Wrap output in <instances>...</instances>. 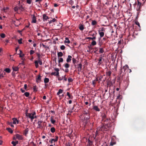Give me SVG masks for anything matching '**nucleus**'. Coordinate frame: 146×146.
<instances>
[{"mask_svg":"<svg viewBox=\"0 0 146 146\" xmlns=\"http://www.w3.org/2000/svg\"><path fill=\"white\" fill-rule=\"evenodd\" d=\"M90 112L88 110H84L83 111V115L84 117L83 121L86 123L88 120L90 119Z\"/></svg>","mask_w":146,"mask_h":146,"instance_id":"1","label":"nucleus"},{"mask_svg":"<svg viewBox=\"0 0 146 146\" xmlns=\"http://www.w3.org/2000/svg\"><path fill=\"white\" fill-rule=\"evenodd\" d=\"M35 115L36 113L35 112L32 113H26V116L30 118L32 121L34 119V115Z\"/></svg>","mask_w":146,"mask_h":146,"instance_id":"2","label":"nucleus"},{"mask_svg":"<svg viewBox=\"0 0 146 146\" xmlns=\"http://www.w3.org/2000/svg\"><path fill=\"white\" fill-rule=\"evenodd\" d=\"M123 72L122 69L121 68L119 72V76L118 77V80H121L123 79V77L125 74V73L124 72Z\"/></svg>","mask_w":146,"mask_h":146,"instance_id":"3","label":"nucleus"},{"mask_svg":"<svg viewBox=\"0 0 146 146\" xmlns=\"http://www.w3.org/2000/svg\"><path fill=\"white\" fill-rule=\"evenodd\" d=\"M54 70L56 71V72H52L50 74L51 75H54V76H59V69L58 68H55Z\"/></svg>","mask_w":146,"mask_h":146,"instance_id":"4","label":"nucleus"},{"mask_svg":"<svg viewBox=\"0 0 146 146\" xmlns=\"http://www.w3.org/2000/svg\"><path fill=\"white\" fill-rule=\"evenodd\" d=\"M98 130L104 132L105 131H106L107 129L105 125H101L100 127L98 128Z\"/></svg>","mask_w":146,"mask_h":146,"instance_id":"5","label":"nucleus"},{"mask_svg":"<svg viewBox=\"0 0 146 146\" xmlns=\"http://www.w3.org/2000/svg\"><path fill=\"white\" fill-rule=\"evenodd\" d=\"M15 136L19 140H22L23 139V137L22 135H20L18 134H16Z\"/></svg>","mask_w":146,"mask_h":146,"instance_id":"6","label":"nucleus"},{"mask_svg":"<svg viewBox=\"0 0 146 146\" xmlns=\"http://www.w3.org/2000/svg\"><path fill=\"white\" fill-rule=\"evenodd\" d=\"M49 18L46 14H44L43 15V20L44 21H45L47 20V19H49Z\"/></svg>","mask_w":146,"mask_h":146,"instance_id":"7","label":"nucleus"},{"mask_svg":"<svg viewBox=\"0 0 146 146\" xmlns=\"http://www.w3.org/2000/svg\"><path fill=\"white\" fill-rule=\"evenodd\" d=\"M111 74V71L110 70H107L106 73V75L107 76H109V77L110 76Z\"/></svg>","mask_w":146,"mask_h":146,"instance_id":"8","label":"nucleus"},{"mask_svg":"<svg viewBox=\"0 0 146 146\" xmlns=\"http://www.w3.org/2000/svg\"><path fill=\"white\" fill-rule=\"evenodd\" d=\"M29 131V128H27L24 131L23 134L25 136H27V134L28 133V132Z\"/></svg>","mask_w":146,"mask_h":146,"instance_id":"9","label":"nucleus"},{"mask_svg":"<svg viewBox=\"0 0 146 146\" xmlns=\"http://www.w3.org/2000/svg\"><path fill=\"white\" fill-rule=\"evenodd\" d=\"M82 65L81 63H80L78 64L77 68L78 71L79 72H80L82 70Z\"/></svg>","mask_w":146,"mask_h":146,"instance_id":"10","label":"nucleus"},{"mask_svg":"<svg viewBox=\"0 0 146 146\" xmlns=\"http://www.w3.org/2000/svg\"><path fill=\"white\" fill-rule=\"evenodd\" d=\"M93 109L97 111H100V109L97 106H93Z\"/></svg>","mask_w":146,"mask_h":146,"instance_id":"11","label":"nucleus"},{"mask_svg":"<svg viewBox=\"0 0 146 146\" xmlns=\"http://www.w3.org/2000/svg\"><path fill=\"white\" fill-rule=\"evenodd\" d=\"M33 16L32 18V22L33 23H36V16L34 15H32Z\"/></svg>","mask_w":146,"mask_h":146,"instance_id":"12","label":"nucleus"},{"mask_svg":"<svg viewBox=\"0 0 146 146\" xmlns=\"http://www.w3.org/2000/svg\"><path fill=\"white\" fill-rule=\"evenodd\" d=\"M128 66L127 65H125V66H124L123 68L121 67L120 68V69L121 68H122V70L123 71V72H124L125 73V71L127 68H128Z\"/></svg>","mask_w":146,"mask_h":146,"instance_id":"13","label":"nucleus"},{"mask_svg":"<svg viewBox=\"0 0 146 146\" xmlns=\"http://www.w3.org/2000/svg\"><path fill=\"white\" fill-rule=\"evenodd\" d=\"M102 56L101 55L100 56V57L99 58V59L98 60V64L99 65H100L102 62Z\"/></svg>","mask_w":146,"mask_h":146,"instance_id":"14","label":"nucleus"},{"mask_svg":"<svg viewBox=\"0 0 146 146\" xmlns=\"http://www.w3.org/2000/svg\"><path fill=\"white\" fill-rule=\"evenodd\" d=\"M13 123L14 124H15L16 123L17 124L19 123V121L17 120V119L16 118H13Z\"/></svg>","mask_w":146,"mask_h":146,"instance_id":"15","label":"nucleus"},{"mask_svg":"<svg viewBox=\"0 0 146 146\" xmlns=\"http://www.w3.org/2000/svg\"><path fill=\"white\" fill-rule=\"evenodd\" d=\"M72 58V57L71 56L68 55V57L66 59V62H69L71 61V58Z\"/></svg>","mask_w":146,"mask_h":146,"instance_id":"16","label":"nucleus"},{"mask_svg":"<svg viewBox=\"0 0 146 146\" xmlns=\"http://www.w3.org/2000/svg\"><path fill=\"white\" fill-rule=\"evenodd\" d=\"M41 80V76L40 75H39L38 77L36 78V81L37 82L38 81H40Z\"/></svg>","mask_w":146,"mask_h":146,"instance_id":"17","label":"nucleus"},{"mask_svg":"<svg viewBox=\"0 0 146 146\" xmlns=\"http://www.w3.org/2000/svg\"><path fill=\"white\" fill-rule=\"evenodd\" d=\"M64 42L65 44H66V43L69 44V43H70V41L69 40V39L68 37L65 38V40L64 41Z\"/></svg>","mask_w":146,"mask_h":146,"instance_id":"18","label":"nucleus"},{"mask_svg":"<svg viewBox=\"0 0 146 146\" xmlns=\"http://www.w3.org/2000/svg\"><path fill=\"white\" fill-rule=\"evenodd\" d=\"M137 6L138 7L139 9L141 6V3L139 1H137Z\"/></svg>","mask_w":146,"mask_h":146,"instance_id":"19","label":"nucleus"},{"mask_svg":"<svg viewBox=\"0 0 146 146\" xmlns=\"http://www.w3.org/2000/svg\"><path fill=\"white\" fill-rule=\"evenodd\" d=\"M116 142L115 141H113V138L111 139V141L110 143V145L111 146H113L114 145H115L116 144Z\"/></svg>","mask_w":146,"mask_h":146,"instance_id":"20","label":"nucleus"},{"mask_svg":"<svg viewBox=\"0 0 146 146\" xmlns=\"http://www.w3.org/2000/svg\"><path fill=\"white\" fill-rule=\"evenodd\" d=\"M93 143L92 141H91L89 139H88V146H91Z\"/></svg>","mask_w":146,"mask_h":146,"instance_id":"21","label":"nucleus"},{"mask_svg":"<svg viewBox=\"0 0 146 146\" xmlns=\"http://www.w3.org/2000/svg\"><path fill=\"white\" fill-rule=\"evenodd\" d=\"M99 33L101 38L103 37L104 35V33L103 32H100V31H99Z\"/></svg>","mask_w":146,"mask_h":146,"instance_id":"22","label":"nucleus"},{"mask_svg":"<svg viewBox=\"0 0 146 146\" xmlns=\"http://www.w3.org/2000/svg\"><path fill=\"white\" fill-rule=\"evenodd\" d=\"M50 120L51 123L52 124H54L55 123L56 121L53 119L52 116L51 117Z\"/></svg>","mask_w":146,"mask_h":146,"instance_id":"23","label":"nucleus"},{"mask_svg":"<svg viewBox=\"0 0 146 146\" xmlns=\"http://www.w3.org/2000/svg\"><path fill=\"white\" fill-rule=\"evenodd\" d=\"M58 136H56V139H52V141H54V142H56V141H57L58 140Z\"/></svg>","mask_w":146,"mask_h":146,"instance_id":"24","label":"nucleus"},{"mask_svg":"<svg viewBox=\"0 0 146 146\" xmlns=\"http://www.w3.org/2000/svg\"><path fill=\"white\" fill-rule=\"evenodd\" d=\"M101 115L103 120H104V119L107 118L106 115L105 113L102 114Z\"/></svg>","mask_w":146,"mask_h":146,"instance_id":"25","label":"nucleus"},{"mask_svg":"<svg viewBox=\"0 0 146 146\" xmlns=\"http://www.w3.org/2000/svg\"><path fill=\"white\" fill-rule=\"evenodd\" d=\"M96 38V37H87L86 38V39H91L92 40H95Z\"/></svg>","mask_w":146,"mask_h":146,"instance_id":"26","label":"nucleus"},{"mask_svg":"<svg viewBox=\"0 0 146 146\" xmlns=\"http://www.w3.org/2000/svg\"><path fill=\"white\" fill-rule=\"evenodd\" d=\"M66 94L68 96L69 98L72 99L73 98V96L72 95H70L69 92H67Z\"/></svg>","mask_w":146,"mask_h":146,"instance_id":"27","label":"nucleus"},{"mask_svg":"<svg viewBox=\"0 0 146 146\" xmlns=\"http://www.w3.org/2000/svg\"><path fill=\"white\" fill-rule=\"evenodd\" d=\"M109 119L107 118H106V119H104V120H102V122H106V123H108V121L109 120Z\"/></svg>","mask_w":146,"mask_h":146,"instance_id":"28","label":"nucleus"},{"mask_svg":"<svg viewBox=\"0 0 146 146\" xmlns=\"http://www.w3.org/2000/svg\"><path fill=\"white\" fill-rule=\"evenodd\" d=\"M35 65L36 68H38V61L37 60H36L35 62Z\"/></svg>","mask_w":146,"mask_h":146,"instance_id":"29","label":"nucleus"},{"mask_svg":"<svg viewBox=\"0 0 146 146\" xmlns=\"http://www.w3.org/2000/svg\"><path fill=\"white\" fill-rule=\"evenodd\" d=\"M33 89L34 90V91L36 92L38 90V88L36 86H33Z\"/></svg>","mask_w":146,"mask_h":146,"instance_id":"30","label":"nucleus"},{"mask_svg":"<svg viewBox=\"0 0 146 146\" xmlns=\"http://www.w3.org/2000/svg\"><path fill=\"white\" fill-rule=\"evenodd\" d=\"M50 131L52 133H54L55 131V129L54 127H52L50 129Z\"/></svg>","mask_w":146,"mask_h":146,"instance_id":"31","label":"nucleus"},{"mask_svg":"<svg viewBox=\"0 0 146 146\" xmlns=\"http://www.w3.org/2000/svg\"><path fill=\"white\" fill-rule=\"evenodd\" d=\"M7 130L10 133H12L13 132V131L12 129L10 128H7Z\"/></svg>","mask_w":146,"mask_h":146,"instance_id":"32","label":"nucleus"},{"mask_svg":"<svg viewBox=\"0 0 146 146\" xmlns=\"http://www.w3.org/2000/svg\"><path fill=\"white\" fill-rule=\"evenodd\" d=\"M13 69L14 71H17L18 70L19 68L17 67H13Z\"/></svg>","mask_w":146,"mask_h":146,"instance_id":"33","label":"nucleus"},{"mask_svg":"<svg viewBox=\"0 0 146 146\" xmlns=\"http://www.w3.org/2000/svg\"><path fill=\"white\" fill-rule=\"evenodd\" d=\"M64 66L66 68H68L70 67V65L68 63H66L64 64Z\"/></svg>","mask_w":146,"mask_h":146,"instance_id":"34","label":"nucleus"},{"mask_svg":"<svg viewBox=\"0 0 146 146\" xmlns=\"http://www.w3.org/2000/svg\"><path fill=\"white\" fill-rule=\"evenodd\" d=\"M100 39L101 38H99V45H100V46L102 45V44L103 43V42H102V40L100 41Z\"/></svg>","mask_w":146,"mask_h":146,"instance_id":"35","label":"nucleus"},{"mask_svg":"<svg viewBox=\"0 0 146 146\" xmlns=\"http://www.w3.org/2000/svg\"><path fill=\"white\" fill-rule=\"evenodd\" d=\"M20 53L19 54L20 55V57L21 58L23 57L24 56V54H23L22 55H21V54L22 53V51L21 50H19Z\"/></svg>","mask_w":146,"mask_h":146,"instance_id":"36","label":"nucleus"},{"mask_svg":"<svg viewBox=\"0 0 146 146\" xmlns=\"http://www.w3.org/2000/svg\"><path fill=\"white\" fill-rule=\"evenodd\" d=\"M63 92V90L61 89H60L58 90V92L57 93V95H59L61 93H62Z\"/></svg>","mask_w":146,"mask_h":146,"instance_id":"37","label":"nucleus"},{"mask_svg":"<svg viewBox=\"0 0 146 146\" xmlns=\"http://www.w3.org/2000/svg\"><path fill=\"white\" fill-rule=\"evenodd\" d=\"M49 81V79L48 78H45L44 80V82L45 83H48Z\"/></svg>","mask_w":146,"mask_h":146,"instance_id":"38","label":"nucleus"},{"mask_svg":"<svg viewBox=\"0 0 146 146\" xmlns=\"http://www.w3.org/2000/svg\"><path fill=\"white\" fill-rule=\"evenodd\" d=\"M63 54L62 52H59L58 53V57H62L63 56Z\"/></svg>","mask_w":146,"mask_h":146,"instance_id":"39","label":"nucleus"},{"mask_svg":"<svg viewBox=\"0 0 146 146\" xmlns=\"http://www.w3.org/2000/svg\"><path fill=\"white\" fill-rule=\"evenodd\" d=\"M97 24V22L96 21L94 20L92 21V24L93 25H95Z\"/></svg>","mask_w":146,"mask_h":146,"instance_id":"40","label":"nucleus"},{"mask_svg":"<svg viewBox=\"0 0 146 146\" xmlns=\"http://www.w3.org/2000/svg\"><path fill=\"white\" fill-rule=\"evenodd\" d=\"M104 52V50L103 49V48H99V52L100 53H103Z\"/></svg>","mask_w":146,"mask_h":146,"instance_id":"41","label":"nucleus"},{"mask_svg":"<svg viewBox=\"0 0 146 146\" xmlns=\"http://www.w3.org/2000/svg\"><path fill=\"white\" fill-rule=\"evenodd\" d=\"M79 29L81 31H83L84 29V27L83 25H81L79 27Z\"/></svg>","mask_w":146,"mask_h":146,"instance_id":"42","label":"nucleus"},{"mask_svg":"<svg viewBox=\"0 0 146 146\" xmlns=\"http://www.w3.org/2000/svg\"><path fill=\"white\" fill-rule=\"evenodd\" d=\"M5 70L6 71V72L9 73L11 72V70L9 68H6Z\"/></svg>","mask_w":146,"mask_h":146,"instance_id":"43","label":"nucleus"},{"mask_svg":"<svg viewBox=\"0 0 146 146\" xmlns=\"http://www.w3.org/2000/svg\"><path fill=\"white\" fill-rule=\"evenodd\" d=\"M91 44L93 46H95L96 44V42L95 40H93L91 42Z\"/></svg>","mask_w":146,"mask_h":146,"instance_id":"44","label":"nucleus"},{"mask_svg":"<svg viewBox=\"0 0 146 146\" xmlns=\"http://www.w3.org/2000/svg\"><path fill=\"white\" fill-rule=\"evenodd\" d=\"M42 60H38L37 61H38V63H39V64L40 65H42Z\"/></svg>","mask_w":146,"mask_h":146,"instance_id":"45","label":"nucleus"},{"mask_svg":"<svg viewBox=\"0 0 146 146\" xmlns=\"http://www.w3.org/2000/svg\"><path fill=\"white\" fill-rule=\"evenodd\" d=\"M63 59L62 58H59V60H58V62L59 63H60V62H63Z\"/></svg>","mask_w":146,"mask_h":146,"instance_id":"46","label":"nucleus"},{"mask_svg":"<svg viewBox=\"0 0 146 146\" xmlns=\"http://www.w3.org/2000/svg\"><path fill=\"white\" fill-rule=\"evenodd\" d=\"M73 80V79L71 78L70 77H69L68 78V81L69 83L72 82Z\"/></svg>","mask_w":146,"mask_h":146,"instance_id":"47","label":"nucleus"},{"mask_svg":"<svg viewBox=\"0 0 146 146\" xmlns=\"http://www.w3.org/2000/svg\"><path fill=\"white\" fill-rule=\"evenodd\" d=\"M56 21V19L55 18L53 19L52 20L49 22V24L51 23L52 22H54Z\"/></svg>","mask_w":146,"mask_h":146,"instance_id":"48","label":"nucleus"},{"mask_svg":"<svg viewBox=\"0 0 146 146\" xmlns=\"http://www.w3.org/2000/svg\"><path fill=\"white\" fill-rule=\"evenodd\" d=\"M25 95L27 97H28L29 95V93L28 92H26L24 93Z\"/></svg>","mask_w":146,"mask_h":146,"instance_id":"49","label":"nucleus"},{"mask_svg":"<svg viewBox=\"0 0 146 146\" xmlns=\"http://www.w3.org/2000/svg\"><path fill=\"white\" fill-rule=\"evenodd\" d=\"M37 55L38 56V60H41L40 59V54L39 53H37Z\"/></svg>","mask_w":146,"mask_h":146,"instance_id":"50","label":"nucleus"},{"mask_svg":"<svg viewBox=\"0 0 146 146\" xmlns=\"http://www.w3.org/2000/svg\"><path fill=\"white\" fill-rule=\"evenodd\" d=\"M0 36L2 38H4L5 36V35L4 33H2L1 34Z\"/></svg>","mask_w":146,"mask_h":146,"instance_id":"51","label":"nucleus"},{"mask_svg":"<svg viewBox=\"0 0 146 146\" xmlns=\"http://www.w3.org/2000/svg\"><path fill=\"white\" fill-rule=\"evenodd\" d=\"M65 48V47L64 45H62L60 47V48L62 50H64Z\"/></svg>","mask_w":146,"mask_h":146,"instance_id":"52","label":"nucleus"},{"mask_svg":"<svg viewBox=\"0 0 146 146\" xmlns=\"http://www.w3.org/2000/svg\"><path fill=\"white\" fill-rule=\"evenodd\" d=\"M72 61H73V63L74 64H75L76 62V60L74 58H72Z\"/></svg>","mask_w":146,"mask_h":146,"instance_id":"53","label":"nucleus"},{"mask_svg":"<svg viewBox=\"0 0 146 146\" xmlns=\"http://www.w3.org/2000/svg\"><path fill=\"white\" fill-rule=\"evenodd\" d=\"M22 38H21L20 39L18 40V42L19 44H21L22 43Z\"/></svg>","mask_w":146,"mask_h":146,"instance_id":"54","label":"nucleus"},{"mask_svg":"<svg viewBox=\"0 0 146 146\" xmlns=\"http://www.w3.org/2000/svg\"><path fill=\"white\" fill-rule=\"evenodd\" d=\"M97 35V33L95 32L92 35H90L91 36H92L93 37H96V35Z\"/></svg>","mask_w":146,"mask_h":146,"instance_id":"55","label":"nucleus"},{"mask_svg":"<svg viewBox=\"0 0 146 146\" xmlns=\"http://www.w3.org/2000/svg\"><path fill=\"white\" fill-rule=\"evenodd\" d=\"M42 45L44 48H45L46 49H48V47L46 46V45H44L43 43H42Z\"/></svg>","mask_w":146,"mask_h":146,"instance_id":"56","label":"nucleus"},{"mask_svg":"<svg viewBox=\"0 0 146 146\" xmlns=\"http://www.w3.org/2000/svg\"><path fill=\"white\" fill-rule=\"evenodd\" d=\"M35 53V51L33 50H31L30 51V54L32 55Z\"/></svg>","mask_w":146,"mask_h":146,"instance_id":"57","label":"nucleus"},{"mask_svg":"<svg viewBox=\"0 0 146 146\" xmlns=\"http://www.w3.org/2000/svg\"><path fill=\"white\" fill-rule=\"evenodd\" d=\"M74 2L72 0H70L69 2V3L71 4V5H72L73 4Z\"/></svg>","mask_w":146,"mask_h":146,"instance_id":"58","label":"nucleus"},{"mask_svg":"<svg viewBox=\"0 0 146 146\" xmlns=\"http://www.w3.org/2000/svg\"><path fill=\"white\" fill-rule=\"evenodd\" d=\"M32 0H27V2L29 4H31Z\"/></svg>","mask_w":146,"mask_h":146,"instance_id":"59","label":"nucleus"},{"mask_svg":"<svg viewBox=\"0 0 146 146\" xmlns=\"http://www.w3.org/2000/svg\"><path fill=\"white\" fill-rule=\"evenodd\" d=\"M103 76H101L99 78V80L100 81H101L102 80V79L103 78Z\"/></svg>","mask_w":146,"mask_h":146,"instance_id":"60","label":"nucleus"},{"mask_svg":"<svg viewBox=\"0 0 146 146\" xmlns=\"http://www.w3.org/2000/svg\"><path fill=\"white\" fill-rule=\"evenodd\" d=\"M66 75H65L64 76V77H63V79L64 80V81H66L67 80V78L66 77Z\"/></svg>","mask_w":146,"mask_h":146,"instance_id":"61","label":"nucleus"},{"mask_svg":"<svg viewBox=\"0 0 146 146\" xmlns=\"http://www.w3.org/2000/svg\"><path fill=\"white\" fill-rule=\"evenodd\" d=\"M11 143L13 145V146H15L16 145V144L15 143V142L14 141H12L11 142Z\"/></svg>","mask_w":146,"mask_h":146,"instance_id":"62","label":"nucleus"},{"mask_svg":"<svg viewBox=\"0 0 146 146\" xmlns=\"http://www.w3.org/2000/svg\"><path fill=\"white\" fill-rule=\"evenodd\" d=\"M42 122V121H38L37 123L38 125H41V124Z\"/></svg>","mask_w":146,"mask_h":146,"instance_id":"63","label":"nucleus"},{"mask_svg":"<svg viewBox=\"0 0 146 146\" xmlns=\"http://www.w3.org/2000/svg\"><path fill=\"white\" fill-rule=\"evenodd\" d=\"M19 9V8L16 7H15L14 8V10L15 11H17Z\"/></svg>","mask_w":146,"mask_h":146,"instance_id":"64","label":"nucleus"}]
</instances>
